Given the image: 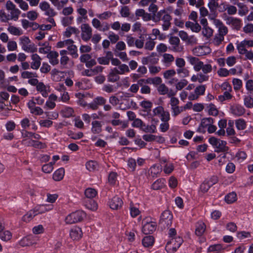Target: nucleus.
Returning <instances> with one entry per match:
<instances>
[{"label": "nucleus", "instance_id": "nucleus-1", "mask_svg": "<svg viewBox=\"0 0 253 253\" xmlns=\"http://www.w3.org/2000/svg\"><path fill=\"white\" fill-rule=\"evenodd\" d=\"M172 18L170 15L165 9H162L159 11L157 14H155L152 18L154 21L157 22L162 20L163 22L162 28L163 30H168L171 25V20Z\"/></svg>", "mask_w": 253, "mask_h": 253}, {"label": "nucleus", "instance_id": "nucleus-2", "mask_svg": "<svg viewBox=\"0 0 253 253\" xmlns=\"http://www.w3.org/2000/svg\"><path fill=\"white\" fill-rule=\"evenodd\" d=\"M19 43L22 49L25 52L34 53L37 50V48L35 43L27 36H24L20 37Z\"/></svg>", "mask_w": 253, "mask_h": 253}, {"label": "nucleus", "instance_id": "nucleus-3", "mask_svg": "<svg viewBox=\"0 0 253 253\" xmlns=\"http://www.w3.org/2000/svg\"><path fill=\"white\" fill-rule=\"evenodd\" d=\"M85 216L86 214L83 211H77L67 215L64 221L67 224H74L81 221Z\"/></svg>", "mask_w": 253, "mask_h": 253}, {"label": "nucleus", "instance_id": "nucleus-4", "mask_svg": "<svg viewBox=\"0 0 253 253\" xmlns=\"http://www.w3.org/2000/svg\"><path fill=\"white\" fill-rule=\"evenodd\" d=\"M209 142L215 149L217 152H227L228 147L227 146V142L220 140L215 137H211L209 139Z\"/></svg>", "mask_w": 253, "mask_h": 253}, {"label": "nucleus", "instance_id": "nucleus-5", "mask_svg": "<svg viewBox=\"0 0 253 253\" xmlns=\"http://www.w3.org/2000/svg\"><path fill=\"white\" fill-rule=\"evenodd\" d=\"M5 7L10 13L8 15L9 17V20L17 21L19 18L21 11L16 8V5L10 0L6 2Z\"/></svg>", "mask_w": 253, "mask_h": 253}, {"label": "nucleus", "instance_id": "nucleus-6", "mask_svg": "<svg viewBox=\"0 0 253 253\" xmlns=\"http://www.w3.org/2000/svg\"><path fill=\"white\" fill-rule=\"evenodd\" d=\"M142 231L145 234H149L153 233L156 228V224L149 217L143 220Z\"/></svg>", "mask_w": 253, "mask_h": 253}, {"label": "nucleus", "instance_id": "nucleus-7", "mask_svg": "<svg viewBox=\"0 0 253 253\" xmlns=\"http://www.w3.org/2000/svg\"><path fill=\"white\" fill-rule=\"evenodd\" d=\"M182 241V238L180 237L172 238L168 242L166 248L170 253H174L179 248Z\"/></svg>", "mask_w": 253, "mask_h": 253}, {"label": "nucleus", "instance_id": "nucleus-8", "mask_svg": "<svg viewBox=\"0 0 253 253\" xmlns=\"http://www.w3.org/2000/svg\"><path fill=\"white\" fill-rule=\"evenodd\" d=\"M81 37L85 42L90 39L92 36V28L89 24L86 23L83 24L81 26Z\"/></svg>", "mask_w": 253, "mask_h": 253}, {"label": "nucleus", "instance_id": "nucleus-9", "mask_svg": "<svg viewBox=\"0 0 253 253\" xmlns=\"http://www.w3.org/2000/svg\"><path fill=\"white\" fill-rule=\"evenodd\" d=\"M83 236V231L79 226H73L69 231L70 238L74 241H78Z\"/></svg>", "mask_w": 253, "mask_h": 253}, {"label": "nucleus", "instance_id": "nucleus-10", "mask_svg": "<svg viewBox=\"0 0 253 253\" xmlns=\"http://www.w3.org/2000/svg\"><path fill=\"white\" fill-rule=\"evenodd\" d=\"M211 20H212V23L216 27V28L218 29V34L223 37L224 36L228 33V29L223 24L221 21L217 19H212L210 18Z\"/></svg>", "mask_w": 253, "mask_h": 253}, {"label": "nucleus", "instance_id": "nucleus-11", "mask_svg": "<svg viewBox=\"0 0 253 253\" xmlns=\"http://www.w3.org/2000/svg\"><path fill=\"white\" fill-rule=\"evenodd\" d=\"M173 216L169 211H164L161 216L160 222L164 225L169 226L172 223Z\"/></svg>", "mask_w": 253, "mask_h": 253}, {"label": "nucleus", "instance_id": "nucleus-12", "mask_svg": "<svg viewBox=\"0 0 253 253\" xmlns=\"http://www.w3.org/2000/svg\"><path fill=\"white\" fill-rule=\"evenodd\" d=\"M211 52V48L207 45L198 46L193 49V53L198 56L205 55Z\"/></svg>", "mask_w": 253, "mask_h": 253}, {"label": "nucleus", "instance_id": "nucleus-13", "mask_svg": "<svg viewBox=\"0 0 253 253\" xmlns=\"http://www.w3.org/2000/svg\"><path fill=\"white\" fill-rule=\"evenodd\" d=\"M206 87L204 85H201L197 86L194 91V93H191L189 96L188 99L190 100H194L197 99L199 96L203 95L205 92Z\"/></svg>", "mask_w": 253, "mask_h": 253}, {"label": "nucleus", "instance_id": "nucleus-14", "mask_svg": "<svg viewBox=\"0 0 253 253\" xmlns=\"http://www.w3.org/2000/svg\"><path fill=\"white\" fill-rule=\"evenodd\" d=\"M225 21L227 25L236 30L239 29L242 26L241 20L235 17H228L225 19Z\"/></svg>", "mask_w": 253, "mask_h": 253}, {"label": "nucleus", "instance_id": "nucleus-15", "mask_svg": "<svg viewBox=\"0 0 253 253\" xmlns=\"http://www.w3.org/2000/svg\"><path fill=\"white\" fill-rule=\"evenodd\" d=\"M237 49L238 52H242L247 50V48L252 47L253 46V40H244L241 42L236 43Z\"/></svg>", "mask_w": 253, "mask_h": 253}, {"label": "nucleus", "instance_id": "nucleus-16", "mask_svg": "<svg viewBox=\"0 0 253 253\" xmlns=\"http://www.w3.org/2000/svg\"><path fill=\"white\" fill-rule=\"evenodd\" d=\"M123 205L122 199L115 196L109 200V205L112 210H118L121 208Z\"/></svg>", "mask_w": 253, "mask_h": 253}, {"label": "nucleus", "instance_id": "nucleus-17", "mask_svg": "<svg viewBox=\"0 0 253 253\" xmlns=\"http://www.w3.org/2000/svg\"><path fill=\"white\" fill-rule=\"evenodd\" d=\"M169 42L172 45V50L173 51L180 52L183 51V46L179 45L180 40L177 37H170Z\"/></svg>", "mask_w": 253, "mask_h": 253}, {"label": "nucleus", "instance_id": "nucleus-18", "mask_svg": "<svg viewBox=\"0 0 253 253\" xmlns=\"http://www.w3.org/2000/svg\"><path fill=\"white\" fill-rule=\"evenodd\" d=\"M188 61L190 64L193 66L195 71L198 72L202 68L204 63L200 61L198 58L190 56L188 57Z\"/></svg>", "mask_w": 253, "mask_h": 253}, {"label": "nucleus", "instance_id": "nucleus-19", "mask_svg": "<svg viewBox=\"0 0 253 253\" xmlns=\"http://www.w3.org/2000/svg\"><path fill=\"white\" fill-rule=\"evenodd\" d=\"M32 62L31 68L33 70H38L41 65L42 58L37 53H33L31 56Z\"/></svg>", "mask_w": 253, "mask_h": 253}, {"label": "nucleus", "instance_id": "nucleus-20", "mask_svg": "<svg viewBox=\"0 0 253 253\" xmlns=\"http://www.w3.org/2000/svg\"><path fill=\"white\" fill-rule=\"evenodd\" d=\"M36 89L44 97H47L50 91L49 85H45L42 82H39L36 86Z\"/></svg>", "mask_w": 253, "mask_h": 253}, {"label": "nucleus", "instance_id": "nucleus-21", "mask_svg": "<svg viewBox=\"0 0 253 253\" xmlns=\"http://www.w3.org/2000/svg\"><path fill=\"white\" fill-rule=\"evenodd\" d=\"M202 123L204 126H208V131L211 133L215 131L216 127L212 125L213 119L211 118H207L203 119Z\"/></svg>", "mask_w": 253, "mask_h": 253}, {"label": "nucleus", "instance_id": "nucleus-22", "mask_svg": "<svg viewBox=\"0 0 253 253\" xmlns=\"http://www.w3.org/2000/svg\"><path fill=\"white\" fill-rule=\"evenodd\" d=\"M58 99V97L54 94L49 95L48 99L46 100L44 108L48 109H53L56 106L55 101Z\"/></svg>", "mask_w": 253, "mask_h": 253}, {"label": "nucleus", "instance_id": "nucleus-23", "mask_svg": "<svg viewBox=\"0 0 253 253\" xmlns=\"http://www.w3.org/2000/svg\"><path fill=\"white\" fill-rule=\"evenodd\" d=\"M135 15L137 17V19L140 17L144 21H148L152 19V16L150 13L146 12L143 9H137L135 12Z\"/></svg>", "mask_w": 253, "mask_h": 253}, {"label": "nucleus", "instance_id": "nucleus-24", "mask_svg": "<svg viewBox=\"0 0 253 253\" xmlns=\"http://www.w3.org/2000/svg\"><path fill=\"white\" fill-rule=\"evenodd\" d=\"M36 244H37V242L32 236L25 237L19 242V244L22 247L30 246Z\"/></svg>", "mask_w": 253, "mask_h": 253}, {"label": "nucleus", "instance_id": "nucleus-25", "mask_svg": "<svg viewBox=\"0 0 253 253\" xmlns=\"http://www.w3.org/2000/svg\"><path fill=\"white\" fill-rule=\"evenodd\" d=\"M161 166L163 167V170L166 174H170L174 169L173 165L171 163L167 162L166 159L163 160L161 162Z\"/></svg>", "mask_w": 253, "mask_h": 253}, {"label": "nucleus", "instance_id": "nucleus-26", "mask_svg": "<svg viewBox=\"0 0 253 253\" xmlns=\"http://www.w3.org/2000/svg\"><path fill=\"white\" fill-rule=\"evenodd\" d=\"M113 56V53L111 51H107L105 56L100 57L97 58V61L99 64L101 65H108L111 58Z\"/></svg>", "mask_w": 253, "mask_h": 253}, {"label": "nucleus", "instance_id": "nucleus-27", "mask_svg": "<svg viewBox=\"0 0 253 253\" xmlns=\"http://www.w3.org/2000/svg\"><path fill=\"white\" fill-rule=\"evenodd\" d=\"M58 53L55 51H50L47 55L49 63L52 65H57L58 62Z\"/></svg>", "mask_w": 253, "mask_h": 253}, {"label": "nucleus", "instance_id": "nucleus-28", "mask_svg": "<svg viewBox=\"0 0 253 253\" xmlns=\"http://www.w3.org/2000/svg\"><path fill=\"white\" fill-rule=\"evenodd\" d=\"M231 113L236 116H240L245 113V110L244 107L239 105H235L231 107Z\"/></svg>", "mask_w": 253, "mask_h": 253}, {"label": "nucleus", "instance_id": "nucleus-29", "mask_svg": "<svg viewBox=\"0 0 253 253\" xmlns=\"http://www.w3.org/2000/svg\"><path fill=\"white\" fill-rule=\"evenodd\" d=\"M166 180L164 178H160L155 181L152 185L154 190H159L164 188L166 186Z\"/></svg>", "mask_w": 253, "mask_h": 253}, {"label": "nucleus", "instance_id": "nucleus-30", "mask_svg": "<svg viewBox=\"0 0 253 253\" xmlns=\"http://www.w3.org/2000/svg\"><path fill=\"white\" fill-rule=\"evenodd\" d=\"M174 60V58L172 55L169 53H164L163 55L162 62L165 66L169 67L173 62Z\"/></svg>", "mask_w": 253, "mask_h": 253}, {"label": "nucleus", "instance_id": "nucleus-31", "mask_svg": "<svg viewBox=\"0 0 253 253\" xmlns=\"http://www.w3.org/2000/svg\"><path fill=\"white\" fill-rule=\"evenodd\" d=\"M65 170L63 168H59L54 171L53 174V179L54 180L58 181L61 180L64 176Z\"/></svg>", "mask_w": 253, "mask_h": 253}, {"label": "nucleus", "instance_id": "nucleus-32", "mask_svg": "<svg viewBox=\"0 0 253 253\" xmlns=\"http://www.w3.org/2000/svg\"><path fill=\"white\" fill-rule=\"evenodd\" d=\"M39 45L41 46L39 48V52L41 54H48L50 51L51 46L49 45L48 42H45L44 43H39Z\"/></svg>", "mask_w": 253, "mask_h": 253}, {"label": "nucleus", "instance_id": "nucleus-33", "mask_svg": "<svg viewBox=\"0 0 253 253\" xmlns=\"http://www.w3.org/2000/svg\"><path fill=\"white\" fill-rule=\"evenodd\" d=\"M52 79L55 82H59L64 77V73L54 69L51 71Z\"/></svg>", "mask_w": 253, "mask_h": 253}, {"label": "nucleus", "instance_id": "nucleus-34", "mask_svg": "<svg viewBox=\"0 0 253 253\" xmlns=\"http://www.w3.org/2000/svg\"><path fill=\"white\" fill-rule=\"evenodd\" d=\"M39 214L38 211L36 210V207L33 210L30 211L26 214L23 216V220L25 222L30 221L35 215Z\"/></svg>", "mask_w": 253, "mask_h": 253}, {"label": "nucleus", "instance_id": "nucleus-35", "mask_svg": "<svg viewBox=\"0 0 253 253\" xmlns=\"http://www.w3.org/2000/svg\"><path fill=\"white\" fill-rule=\"evenodd\" d=\"M206 230V225L202 221L197 222L196 226L195 233L198 236H201Z\"/></svg>", "mask_w": 253, "mask_h": 253}, {"label": "nucleus", "instance_id": "nucleus-36", "mask_svg": "<svg viewBox=\"0 0 253 253\" xmlns=\"http://www.w3.org/2000/svg\"><path fill=\"white\" fill-rule=\"evenodd\" d=\"M185 26L186 27L190 28L193 32L196 33L199 32L201 29L200 25L197 21L194 23L190 21L187 22L185 24Z\"/></svg>", "mask_w": 253, "mask_h": 253}, {"label": "nucleus", "instance_id": "nucleus-37", "mask_svg": "<svg viewBox=\"0 0 253 253\" xmlns=\"http://www.w3.org/2000/svg\"><path fill=\"white\" fill-rule=\"evenodd\" d=\"M206 110L210 115L215 116L218 114V110L214 104L210 103L207 105Z\"/></svg>", "mask_w": 253, "mask_h": 253}, {"label": "nucleus", "instance_id": "nucleus-38", "mask_svg": "<svg viewBox=\"0 0 253 253\" xmlns=\"http://www.w3.org/2000/svg\"><path fill=\"white\" fill-rule=\"evenodd\" d=\"M221 5H223V8H220L219 9V11L220 12H223L225 10H227V13L230 15H233L236 13L237 12V8L235 6L233 5H228L226 7H225V5L223 3L221 4Z\"/></svg>", "mask_w": 253, "mask_h": 253}, {"label": "nucleus", "instance_id": "nucleus-39", "mask_svg": "<svg viewBox=\"0 0 253 253\" xmlns=\"http://www.w3.org/2000/svg\"><path fill=\"white\" fill-rule=\"evenodd\" d=\"M53 206L52 205H42L36 207V210L39 213H42L53 209Z\"/></svg>", "mask_w": 253, "mask_h": 253}, {"label": "nucleus", "instance_id": "nucleus-40", "mask_svg": "<svg viewBox=\"0 0 253 253\" xmlns=\"http://www.w3.org/2000/svg\"><path fill=\"white\" fill-rule=\"evenodd\" d=\"M116 71L117 68H114L111 70L108 77L109 82H115L119 79V73Z\"/></svg>", "mask_w": 253, "mask_h": 253}, {"label": "nucleus", "instance_id": "nucleus-41", "mask_svg": "<svg viewBox=\"0 0 253 253\" xmlns=\"http://www.w3.org/2000/svg\"><path fill=\"white\" fill-rule=\"evenodd\" d=\"M214 182L215 181L213 182H210L206 180L201 184L199 191L203 193L207 192Z\"/></svg>", "mask_w": 253, "mask_h": 253}, {"label": "nucleus", "instance_id": "nucleus-42", "mask_svg": "<svg viewBox=\"0 0 253 253\" xmlns=\"http://www.w3.org/2000/svg\"><path fill=\"white\" fill-rule=\"evenodd\" d=\"M91 125V131L92 133L98 134L101 132V124L100 122L97 121H94L92 122Z\"/></svg>", "mask_w": 253, "mask_h": 253}, {"label": "nucleus", "instance_id": "nucleus-43", "mask_svg": "<svg viewBox=\"0 0 253 253\" xmlns=\"http://www.w3.org/2000/svg\"><path fill=\"white\" fill-rule=\"evenodd\" d=\"M7 31L12 35L14 36H20L23 34V31L20 28L16 27L13 26H9L7 28Z\"/></svg>", "mask_w": 253, "mask_h": 253}, {"label": "nucleus", "instance_id": "nucleus-44", "mask_svg": "<svg viewBox=\"0 0 253 253\" xmlns=\"http://www.w3.org/2000/svg\"><path fill=\"white\" fill-rule=\"evenodd\" d=\"M225 248L221 244H214L210 246L208 251L209 252L217 253L223 251Z\"/></svg>", "mask_w": 253, "mask_h": 253}, {"label": "nucleus", "instance_id": "nucleus-45", "mask_svg": "<svg viewBox=\"0 0 253 253\" xmlns=\"http://www.w3.org/2000/svg\"><path fill=\"white\" fill-rule=\"evenodd\" d=\"M130 213L132 217H134L139 215L140 211L139 210V205L137 204L134 205L131 203L130 205Z\"/></svg>", "mask_w": 253, "mask_h": 253}, {"label": "nucleus", "instance_id": "nucleus-46", "mask_svg": "<svg viewBox=\"0 0 253 253\" xmlns=\"http://www.w3.org/2000/svg\"><path fill=\"white\" fill-rule=\"evenodd\" d=\"M85 167L88 170L93 171L97 169L98 165L96 162L90 160L86 163Z\"/></svg>", "mask_w": 253, "mask_h": 253}, {"label": "nucleus", "instance_id": "nucleus-47", "mask_svg": "<svg viewBox=\"0 0 253 253\" xmlns=\"http://www.w3.org/2000/svg\"><path fill=\"white\" fill-rule=\"evenodd\" d=\"M219 0H209L208 6L211 11L216 10L217 8H221V5L219 6L218 4Z\"/></svg>", "mask_w": 253, "mask_h": 253}, {"label": "nucleus", "instance_id": "nucleus-48", "mask_svg": "<svg viewBox=\"0 0 253 253\" xmlns=\"http://www.w3.org/2000/svg\"><path fill=\"white\" fill-rule=\"evenodd\" d=\"M97 191L92 188H87L84 191V195L87 198H93L97 195Z\"/></svg>", "mask_w": 253, "mask_h": 253}, {"label": "nucleus", "instance_id": "nucleus-49", "mask_svg": "<svg viewBox=\"0 0 253 253\" xmlns=\"http://www.w3.org/2000/svg\"><path fill=\"white\" fill-rule=\"evenodd\" d=\"M111 124L114 126H120L121 129H124L128 126V123L126 121H123L120 120H113Z\"/></svg>", "mask_w": 253, "mask_h": 253}, {"label": "nucleus", "instance_id": "nucleus-50", "mask_svg": "<svg viewBox=\"0 0 253 253\" xmlns=\"http://www.w3.org/2000/svg\"><path fill=\"white\" fill-rule=\"evenodd\" d=\"M154 242V239L152 236H146L142 240V244L144 247H149L153 245Z\"/></svg>", "mask_w": 253, "mask_h": 253}, {"label": "nucleus", "instance_id": "nucleus-51", "mask_svg": "<svg viewBox=\"0 0 253 253\" xmlns=\"http://www.w3.org/2000/svg\"><path fill=\"white\" fill-rule=\"evenodd\" d=\"M38 13L36 11L33 10L29 11L26 14H24L23 16H26L29 20L34 21L38 18Z\"/></svg>", "mask_w": 253, "mask_h": 253}, {"label": "nucleus", "instance_id": "nucleus-52", "mask_svg": "<svg viewBox=\"0 0 253 253\" xmlns=\"http://www.w3.org/2000/svg\"><path fill=\"white\" fill-rule=\"evenodd\" d=\"M127 165L129 171H134L136 166V160L132 158H129L127 161Z\"/></svg>", "mask_w": 253, "mask_h": 253}, {"label": "nucleus", "instance_id": "nucleus-53", "mask_svg": "<svg viewBox=\"0 0 253 253\" xmlns=\"http://www.w3.org/2000/svg\"><path fill=\"white\" fill-rule=\"evenodd\" d=\"M237 200L236 194L234 192H231L225 197V201L228 204H231Z\"/></svg>", "mask_w": 253, "mask_h": 253}, {"label": "nucleus", "instance_id": "nucleus-54", "mask_svg": "<svg viewBox=\"0 0 253 253\" xmlns=\"http://www.w3.org/2000/svg\"><path fill=\"white\" fill-rule=\"evenodd\" d=\"M73 113V109L70 107H65L61 110V113L63 116L67 118H69L72 116Z\"/></svg>", "mask_w": 253, "mask_h": 253}, {"label": "nucleus", "instance_id": "nucleus-55", "mask_svg": "<svg viewBox=\"0 0 253 253\" xmlns=\"http://www.w3.org/2000/svg\"><path fill=\"white\" fill-rule=\"evenodd\" d=\"M232 84L234 89L236 91L240 90L243 85L242 81L240 79L237 78L233 79Z\"/></svg>", "mask_w": 253, "mask_h": 253}, {"label": "nucleus", "instance_id": "nucleus-56", "mask_svg": "<svg viewBox=\"0 0 253 253\" xmlns=\"http://www.w3.org/2000/svg\"><path fill=\"white\" fill-rule=\"evenodd\" d=\"M143 131L148 133H154L156 131V126L155 125H145L144 124L142 129Z\"/></svg>", "mask_w": 253, "mask_h": 253}, {"label": "nucleus", "instance_id": "nucleus-57", "mask_svg": "<svg viewBox=\"0 0 253 253\" xmlns=\"http://www.w3.org/2000/svg\"><path fill=\"white\" fill-rule=\"evenodd\" d=\"M235 125L238 130H244L246 128V123L242 119H239L235 121Z\"/></svg>", "mask_w": 253, "mask_h": 253}, {"label": "nucleus", "instance_id": "nucleus-58", "mask_svg": "<svg viewBox=\"0 0 253 253\" xmlns=\"http://www.w3.org/2000/svg\"><path fill=\"white\" fill-rule=\"evenodd\" d=\"M68 49L70 51V54L72 56L73 58H77L78 54L77 53V48L76 46L72 43L70 44L68 46Z\"/></svg>", "mask_w": 253, "mask_h": 253}, {"label": "nucleus", "instance_id": "nucleus-59", "mask_svg": "<svg viewBox=\"0 0 253 253\" xmlns=\"http://www.w3.org/2000/svg\"><path fill=\"white\" fill-rule=\"evenodd\" d=\"M12 237V234L8 230L4 231L0 234V239L3 241H8Z\"/></svg>", "mask_w": 253, "mask_h": 253}, {"label": "nucleus", "instance_id": "nucleus-60", "mask_svg": "<svg viewBox=\"0 0 253 253\" xmlns=\"http://www.w3.org/2000/svg\"><path fill=\"white\" fill-rule=\"evenodd\" d=\"M119 74L123 75L126 73L129 72V69L127 65L126 64H121L118 68H117L116 71Z\"/></svg>", "mask_w": 253, "mask_h": 253}, {"label": "nucleus", "instance_id": "nucleus-61", "mask_svg": "<svg viewBox=\"0 0 253 253\" xmlns=\"http://www.w3.org/2000/svg\"><path fill=\"white\" fill-rule=\"evenodd\" d=\"M85 207L92 211H95L98 208L97 204L94 201H89L85 205Z\"/></svg>", "mask_w": 253, "mask_h": 253}, {"label": "nucleus", "instance_id": "nucleus-62", "mask_svg": "<svg viewBox=\"0 0 253 253\" xmlns=\"http://www.w3.org/2000/svg\"><path fill=\"white\" fill-rule=\"evenodd\" d=\"M232 98V95L230 94V92L225 91L222 95H220L218 97V100L220 102H223L225 100H229Z\"/></svg>", "mask_w": 253, "mask_h": 253}, {"label": "nucleus", "instance_id": "nucleus-63", "mask_svg": "<svg viewBox=\"0 0 253 253\" xmlns=\"http://www.w3.org/2000/svg\"><path fill=\"white\" fill-rule=\"evenodd\" d=\"M17 3L19 7L23 11H27L29 9V6L27 2L24 0H14Z\"/></svg>", "mask_w": 253, "mask_h": 253}, {"label": "nucleus", "instance_id": "nucleus-64", "mask_svg": "<svg viewBox=\"0 0 253 253\" xmlns=\"http://www.w3.org/2000/svg\"><path fill=\"white\" fill-rule=\"evenodd\" d=\"M73 20V16H66L61 18V24L64 26L66 27L70 25H71Z\"/></svg>", "mask_w": 253, "mask_h": 253}]
</instances>
